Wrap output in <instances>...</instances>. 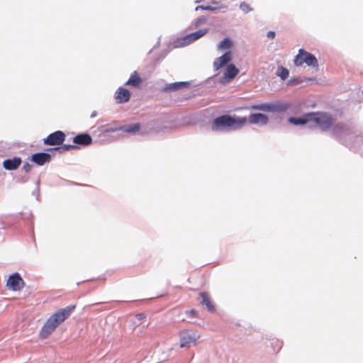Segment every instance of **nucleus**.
<instances>
[{
	"mask_svg": "<svg viewBox=\"0 0 363 363\" xmlns=\"http://www.w3.org/2000/svg\"><path fill=\"white\" fill-rule=\"evenodd\" d=\"M274 105L269 104H259L252 106V108L255 110H260L264 111H272L274 110Z\"/></svg>",
	"mask_w": 363,
	"mask_h": 363,
	"instance_id": "nucleus-22",
	"label": "nucleus"
},
{
	"mask_svg": "<svg viewBox=\"0 0 363 363\" xmlns=\"http://www.w3.org/2000/svg\"><path fill=\"white\" fill-rule=\"evenodd\" d=\"M267 36L269 38H274V36H275V33L274 31H269L267 33Z\"/></svg>",
	"mask_w": 363,
	"mask_h": 363,
	"instance_id": "nucleus-29",
	"label": "nucleus"
},
{
	"mask_svg": "<svg viewBox=\"0 0 363 363\" xmlns=\"http://www.w3.org/2000/svg\"><path fill=\"white\" fill-rule=\"evenodd\" d=\"M130 97V91L123 87H120L116 91L115 98L118 103H125L129 101Z\"/></svg>",
	"mask_w": 363,
	"mask_h": 363,
	"instance_id": "nucleus-13",
	"label": "nucleus"
},
{
	"mask_svg": "<svg viewBox=\"0 0 363 363\" xmlns=\"http://www.w3.org/2000/svg\"><path fill=\"white\" fill-rule=\"evenodd\" d=\"M74 308V306L62 308L51 315L41 329L40 336L43 338L48 337L62 322L69 316Z\"/></svg>",
	"mask_w": 363,
	"mask_h": 363,
	"instance_id": "nucleus-3",
	"label": "nucleus"
},
{
	"mask_svg": "<svg viewBox=\"0 0 363 363\" xmlns=\"http://www.w3.org/2000/svg\"><path fill=\"white\" fill-rule=\"evenodd\" d=\"M303 63L313 68L318 67V62L316 57L311 53L303 49H300L294 59V64L296 66H301Z\"/></svg>",
	"mask_w": 363,
	"mask_h": 363,
	"instance_id": "nucleus-4",
	"label": "nucleus"
},
{
	"mask_svg": "<svg viewBox=\"0 0 363 363\" xmlns=\"http://www.w3.org/2000/svg\"><path fill=\"white\" fill-rule=\"evenodd\" d=\"M311 113L303 115L300 118L291 117L289 119V121L294 125H305L308 124L309 125L311 124Z\"/></svg>",
	"mask_w": 363,
	"mask_h": 363,
	"instance_id": "nucleus-14",
	"label": "nucleus"
},
{
	"mask_svg": "<svg viewBox=\"0 0 363 363\" xmlns=\"http://www.w3.org/2000/svg\"><path fill=\"white\" fill-rule=\"evenodd\" d=\"M205 21H206L205 18H198L197 21H196V26H199V25H201Z\"/></svg>",
	"mask_w": 363,
	"mask_h": 363,
	"instance_id": "nucleus-27",
	"label": "nucleus"
},
{
	"mask_svg": "<svg viewBox=\"0 0 363 363\" xmlns=\"http://www.w3.org/2000/svg\"><path fill=\"white\" fill-rule=\"evenodd\" d=\"M225 8H227V6L224 5V4L220 6H206L205 10L206 11H214L217 9H225Z\"/></svg>",
	"mask_w": 363,
	"mask_h": 363,
	"instance_id": "nucleus-25",
	"label": "nucleus"
},
{
	"mask_svg": "<svg viewBox=\"0 0 363 363\" xmlns=\"http://www.w3.org/2000/svg\"><path fill=\"white\" fill-rule=\"evenodd\" d=\"M208 31V28L199 30L196 32L191 33L184 38H181L178 42V46H186L199 40L205 35Z\"/></svg>",
	"mask_w": 363,
	"mask_h": 363,
	"instance_id": "nucleus-6",
	"label": "nucleus"
},
{
	"mask_svg": "<svg viewBox=\"0 0 363 363\" xmlns=\"http://www.w3.org/2000/svg\"><path fill=\"white\" fill-rule=\"evenodd\" d=\"M212 4H213V5H217V4H218V2H217V1H213V2H212Z\"/></svg>",
	"mask_w": 363,
	"mask_h": 363,
	"instance_id": "nucleus-32",
	"label": "nucleus"
},
{
	"mask_svg": "<svg viewBox=\"0 0 363 363\" xmlns=\"http://www.w3.org/2000/svg\"><path fill=\"white\" fill-rule=\"evenodd\" d=\"M247 122L246 117L223 115L213 120L211 129L213 131L237 130L243 127Z\"/></svg>",
	"mask_w": 363,
	"mask_h": 363,
	"instance_id": "nucleus-2",
	"label": "nucleus"
},
{
	"mask_svg": "<svg viewBox=\"0 0 363 363\" xmlns=\"http://www.w3.org/2000/svg\"><path fill=\"white\" fill-rule=\"evenodd\" d=\"M117 130H121V129H119L118 128H109L104 130L105 133H113Z\"/></svg>",
	"mask_w": 363,
	"mask_h": 363,
	"instance_id": "nucleus-26",
	"label": "nucleus"
},
{
	"mask_svg": "<svg viewBox=\"0 0 363 363\" xmlns=\"http://www.w3.org/2000/svg\"><path fill=\"white\" fill-rule=\"evenodd\" d=\"M200 297L201 298V303L205 305L208 311H213L215 310V305L207 293L201 292Z\"/></svg>",
	"mask_w": 363,
	"mask_h": 363,
	"instance_id": "nucleus-16",
	"label": "nucleus"
},
{
	"mask_svg": "<svg viewBox=\"0 0 363 363\" xmlns=\"http://www.w3.org/2000/svg\"><path fill=\"white\" fill-rule=\"evenodd\" d=\"M65 138V134L62 131H56L48 135L44 139V143L49 145H56L62 144Z\"/></svg>",
	"mask_w": 363,
	"mask_h": 363,
	"instance_id": "nucleus-9",
	"label": "nucleus"
},
{
	"mask_svg": "<svg viewBox=\"0 0 363 363\" xmlns=\"http://www.w3.org/2000/svg\"><path fill=\"white\" fill-rule=\"evenodd\" d=\"M277 76H279L282 80H285L288 78L289 75V72L286 68L283 67H279L277 69Z\"/></svg>",
	"mask_w": 363,
	"mask_h": 363,
	"instance_id": "nucleus-23",
	"label": "nucleus"
},
{
	"mask_svg": "<svg viewBox=\"0 0 363 363\" xmlns=\"http://www.w3.org/2000/svg\"><path fill=\"white\" fill-rule=\"evenodd\" d=\"M21 163V160L18 157L6 160L4 163V167L7 170H14L17 169Z\"/></svg>",
	"mask_w": 363,
	"mask_h": 363,
	"instance_id": "nucleus-15",
	"label": "nucleus"
},
{
	"mask_svg": "<svg viewBox=\"0 0 363 363\" xmlns=\"http://www.w3.org/2000/svg\"><path fill=\"white\" fill-rule=\"evenodd\" d=\"M141 83V79L138 77L136 72L131 74L129 79L126 82V85H130L133 86H138Z\"/></svg>",
	"mask_w": 363,
	"mask_h": 363,
	"instance_id": "nucleus-21",
	"label": "nucleus"
},
{
	"mask_svg": "<svg viewBox=\"0 0 363 363\" xmlns=\"http://www.w3.org/2000/svg\"><path fill=\"white\" fill-rule=\"evenodd\" d=\"M239 69H238L235 65H228L223 76L220 79V82L223 84L229 83L239 74Z\"/></svg>",
	"mask_w": 363,
	"mask_h": 363,
	"instance_id": "nucleus-8",
	"label": "nucleus"
},
{
	"mask_svg": "<svg viewBox=\"0 0 363 363\" xmlns=\"http://www.w3.org/2000/svg\"><path fill=\"white\" fill-rule=\"evenodd\" d=\"M31 164H30L29 163H26L23 165V169L26 171V172H29L31 169Z\"/></svg>",
	"mask_w": 363,
	"mask_h": 363,
	"instance_id": "nucleus-28",
	"label": "nucleus"
},
{
	"mask_svg": "<svg viewBox=\"0 0 363 363\" xmlns=\"http://www.w3.org/2000/svg\"><path fill=\"white\" fill-rule=\"evenodd\" d=\"M97 116V112L96 111H93L92 113L91 114V118H94Z\"/></svg>",
	"mask_w": 363,
	"mask_h": 363,
	"instance_id": "nucleus-31",
	"label": "nucleus"
},
{
	"mask_svg": "<svg viewBox=\"0 0 363 363\" xmlns=\"http://www.w3.org/2000/svg\"><path fill=\"white\" fill-rule=\"evenodd\" d=\"M24 284L23 279L17 272L11 275L6 282L8 289L13 291H21L23 288Z\"/></svg>",
	"mask_w": 363,
	"mask_h": 363,
	"instance_id": "nucleus-7",
	"label": "nucleus"
},
{
	"mask_svg": "<svg viewBox=\"0 0 363 363\" xmlns=\"http://www.w3.org/2000/svg\"><path fill=\"white\" fill-rule=\"evenodd\" d=\"M200 9H201V10H205V6H203V5H202V6H197V7L195 9V10H196V11H199V10H200Z\"/></svg>",
	"mask_w": 363,
	"mask_h": 363,
	"instance_id": "nucleus-30",
	"label": "nucleus"
},
{
	"mask_svg": "<svg viewBox=\"0 0 363 363\" xmlns=\"http://www.w3.org/2000/svg\"><path fill=\"white\" fill-rule=\"evenodd\" d=\"M74 143L79 145H86L91 143V138L88 134H79L74 137Z\"/></svg>",
	"mask_w": 363,
	"mask_h": 363,
	"instance_id": "nucleus-17",
	"label": "nucleus"
},
{
	"mask_svg": "<svg viewBox=\"0 0 363 363\" xmlns=\"http://www.w3.org/2000/svg\"><path fill=\"white\" fill-rule=\"evenodd\" d=\"M306 79V80H311V81H313V80H314V79H312V78H307V79Z\"/></svg>",
	"mask_w": 363,
	"mask_h": 363,
	"instance_id": "nucleus-33",
	"label": "nucleus"
},
{
	"mask_svg": "<svg viewBox=\"0 0 363 363\" xmlns=\"http://www.w3.org/2000/svg\"><path fill=\"white\" fill-rule=\"evenodd\" d=\"M140 123H134L125 126H121L119 129L128 133H135L140 130Z\"/></svg>",
	"mask_w": 363,
	"mask_h": 363,
	"instance_id": "nucleus-19",
	"label": "nucleus"
},
{
	"mask_svg": "<svg viewBox=\"0 0 363 363\" xmlns=\"http://www.w3.org/2000/svg\"><path fill=\"white\" fill-rule=\"evenodd\" d=\"M191 313H192V314H194L196 312H195V311L192 310Z\"/></svg>",
	"mask_w": 363,
	"mask_h": 363,
	"instance_id": "nucleus-35",
	"label": "nucleus"
},
{
	"mask_svg": "<svg viewBox=\"0 0 363 363\" xmlns=\"http://www.w3.org/2000/svg\"><path fill=\"white\" fill-rule=\"evenodd\" d=\"M311 124L310 127H317L323 130L332 129L334 134L340 138H344L353 134L352 129L342 123H334L332 116L323 112L311 113Z\"/></svg>",
	"mask_w": 363,
	"mask_h": 363,
	"instance_id": "nucleus-1",
	"label": "nucleus"
},
{
	"mask_svg": "<svg viewBox=\"0 0 363 363\" xmlns=\"http://www.w3.org/2000/svg\"><path fill=\"white\" fill-rule=\"evenodd\" d=\"M240 9L245 13H247L252 11V9L250 7V6L245 2H242L240 4Z\"/></svg>",
	"mask_w": 363,
	"mask_h": 363,
	"instance_id": "nucleus-24",
	"label": "nucleus"
},
{
	"mask_svg": "<svg viewBox=\"0 0 363 363\" xmlns=\"http://www.w3.org/2000/svg\"><path fill=\"white\" fill-rule=\"evenodd\" d=\"M233 54L231 51H227L223 55L215 59L213 62V68L216 71L223 67L232 60Z\"/></svg>",
	"mask_w": 363,
	"mask_h": 363,
	"instance_id": "nucleus-10",
	"label": "nucleus"
},
{
	"mask_svg": "<svg viewBox=\"0 0 363 363\" xmlns=\"http://www.w3.org/2000/svg\"><path fill=\"white\" fill-rule=\"evenodd\" d=\"M247 121L251 124L264 125L267 124L269 118L263 113H252L250 115Z\"/></svg>",
	"mask_w": 363,
	"mask_h": 363,
	"instance_id": "nucleus-11",
	"label": "nucleus"
},
{
	"mask_svg": "<svg viewBox=\"0 0 363 363\" xmlns=\"http://www.w3.org/2000/svg\"><path fill=\"white\" fill-rule=\"evenodd\" d=\"M189 85V82H174V83L168 84L165 89H166V90L176 91V90H179V89H184V88L188 86Z\"/></svg>",
	"mask_w": 363,
	"mask_h": 363,
	"instance_id": "nucleus-18",
	"label": "nucleus"
},
{
	"mask_svg": "<svg viewBox=\"0 0 363 363\" xmlns=\"http://www.w3.org/2000/svg\"><path fill=\"white\" fill-rule=\"evenodd\" d=\"M233 41L230 38H225L222 41H220L219 43V44L218 45V50H228V49L231 48L233 47Z\"/></svg>",
	"mask_w": 363,
	"mask_h": 363,
	"instance_id": "nucleus-20",
	"label": "nucleus"
},
{
	"mask_svg": "<svg viewBox=\"0 0 363 363\" xmlns=\"http://www.w3.org/2000/svg\"><path fill=\"white\" fill-rule=\"evenodd\" d=\"M200 334L194 330H184L179 334L180 347H189L192 344H195L200 337Z\"/></svg>",
	"mask_w": 363,
	"mask_h": 363,
	"instance_id": "nucleus-5",
	"label": "nucleus"
},
{
	"mask_svg": "<svg viewBox=\"0 0 363 363\" xmlns=\"http://www.w3.org/2000/svg\"><path fill=\"white\" fill-rule=\"evenodd\" d=\"M31 160L33 162L41 166L50 161L51 155L46 152L35 153L32 155Z\"/></svg>",
	"mask_w": 363,
	"mask_h": 363,
	"instance_id": "nucleus-12",
	"label": "nucleus"
},
{
	"mask_svg": "<svg viewBox=\"0 0 363 363\" xmlns=\"http://www.w3.org/2000/svg\"><path fill=\"white\" fill-rule=\"evenodd\" d=\"M138 316V318L140 319V318H142V317H143V314H139Z\"/></svg>",
	"mask_w": 363,
	"mask_h": 363,
	"instance_id": "nucleus-34",
	"label": "nucleus"
}]
</instances>
